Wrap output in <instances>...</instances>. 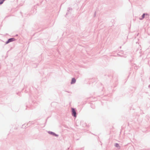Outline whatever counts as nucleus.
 Returning a JSON list of instances; mask_svg holds the SVG:
<instances>
[{"label": "nucleus", "mask_w": 150, "mask_h": 150, "mask_svg": "<svg viewBox=\"0 0 150 150\" xmlns=\"http://www.w3.org/2000/svg\"><path fill=\"white\" fill-rule=\"evenodd\" d=\"M72 113L73 115L75 117H76V112L74 109L72 108Z\"/></svg>", "instance_id": "2"}, {"label": "nucleus", "mask_w": 150, "mask_h": 150, "mask_svg": "<svg viewBox=\"0 0 150 150\" xmlns=\"http://www.w3.org/2000/svg\"><path fill=\"white\" fill-rule=\"evenodd\" d=\"M15 40V39L14 38H11L10 39H9L8 40V41L6 42V44H8V43L12 42L13 41H14Z\"/></svg>", "instance_id": "1"}, {"label": "nucleus", "mask_w": 150, "mask_h": 150, "mask_svg": "<svg viewBox=\"0 0 150 150\" xmlns=\"http://www.w3.org/2000/svg\"><path fill=\"white\" fill-rule=\"evenodd\" d=\"M76 80L74 78H72V81L71 82V83L73 84L75 83V82H76Z\"/></svg>", "instance_id": "3"}, {"label": "nucleus", "mask_w": 150, "mask_h": 150, "mask_svg": "<svg viewBox=\"0 0 150 150\" xmlns=\"http://www.w3.org/2000/svg\"><path fill=\"white\" fill-rule=\"evenodd\" d=\"M115 146L116 147H118V144H115Z\"/></svg>", "instance_id": "5"}, {"label": "nucleus", "mask_w": 150, "mask_h": 150, "mask_svg": "<svg viewBox=\"0 0 150 150\" xmlns=\"http://www.w3.org/2000/svg\"><path fill=\"white\" fill-rule=\"evenodd\" d=\"M144 16H145V14H144L142 15V18H143L144 17Z\"/></svg>", "instance_id": "4"}]
</instances>
